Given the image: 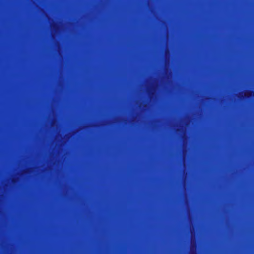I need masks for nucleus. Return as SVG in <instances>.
I'll list each match as a JSON object with an SVG mask.
<instances>
[{
  "label": "nucleus",
  "instance_id": "nucleus-1",
  "mask_svg": "<svg viewBox=\"0 0 254 254\" xmlns=\"http://www.w3.org/2000/svg\"><path fill=\"white\" fill-rule=\"evenodd\" d=\"M145 116L144 115V129H145ZM144 133L145 132L144 131ZM144 142L145 141V133H144ZM145 153V144H144V154ZM144 167H145V161L144 160ZM145 172V167H144V173ZM145 181V177H144V181ZM145 198V185H144V199ZM145 209L144 208V246H145ZM145 248V247H144Z\"/></svg>",
  "mask_w": 254,
  "mask_h": 254
},
{
  "label": "nucleus",
  "instance_id": "nucleus-2",
  "mask_svg": "<svg viewBox=\"0 0 254 254\" xmlns=\"http://www.w3.org/2000/svg\"><path fill=\"white\" fill-rule=\"evenodd\" d=\"M139 26H143V0H139Z\"/></svg>",
  "mask_w": 254,
  "mask_h": 254
},
{
  "label": "nucleus",
  "instance_id": "nucleus-3",
  "mask_svg": "<svg viewBox=\"0 0 254 254\" xmlns=\"http://www.w3.org/2000/svg\"><path fill=\"white\" fill-rule=\"evenodd\" d=\"M145 8V0H144V9ZM145 15L144 14V28H145ZM144 52H145V32H144Z\"/></svg>",
  "mask_w": 254,
  "mask_h": 254
},
{
  "label": "nucleus",
  "instance_id": "nucleus-4",
  "mask_svg": "<svg viewBox=\"0 0 254 254\" xmlns=\"http://www.w3.org/2000/svg\"><path fill=\"white\" fill-rule=\"evenodd\" d=\"M145 98H144V112H145Z\"/></svg>",
  "mask_w": 254,
  "mask_h": 254
}]
</instances>
